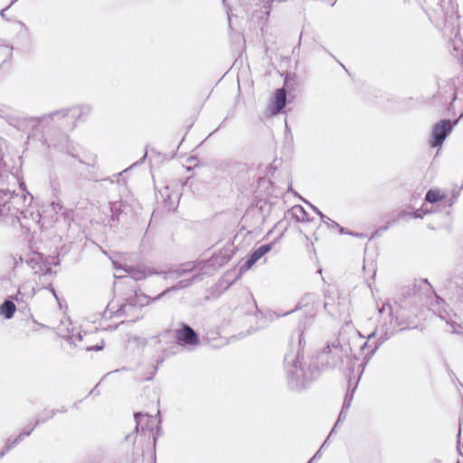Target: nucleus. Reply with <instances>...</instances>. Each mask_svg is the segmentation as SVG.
Masks as SVG:
<instances>
[{"label":"nucleus","instance_id":"obj_1","mask_svg":"<svg viewBox=\"0 0 463 463\" xmlns=\"http://www.w3.org/2000/svg\"><path fill=\"white\" fill-rule=\"evenodd\" d=\"M344 354L347 355V350H344L338 341L328 345L319 356L309 357L308 361H304V355L299 350L288 353L284 357V369L289 389L302 391L319 376L318 359L326 361L331 367H336L343 363Z\"/></svg>","mask_w":463,"mask_h":463},{"label":"nucleus","instance_id":"obj_2","mask_svg":"<svg viewBox=\"0 0 463 463\" xmlns=\"http://www.w3.org/2000/svg\"><path fill=\"white\" fill-rule=\"evenodd\" d=\"M137 281L127 283L118 279V285H130L134 288V293L125 298V302L118 307V319L124 317L125 319L118 322V326L125 322H136L143 317L142 308L155 301L154 298H150L145 293L136 288Z\"/></svg>","mask_w":463,"mask_h":463},{"label":"nucleus","instance_id":"obj_3","mask_svg":"<svg viewBox=\"0 0 463 463\" xmlns=\"http://www.w3.org/2000/svg\"><path fill=\"white\" fill-rule=\"evenodd\" d=\"M194 269V264L185 263L176 269L156 272L154 269H145L135 268L132 266H126V268H122L121 265H119V263L118 262V272L122 269L127 273V275L118 274V279H120L121 282L124 283H127L128 280L131 282H135L145 279L146 277L151 276L153 274L163 275L165 279H167L168 277H174L175 279H178L186 274L187 272L192 271Z\"/></svg>","mask_w":463,"mask_h":463},{"label":"nucleus","instance_id":"obj_4","mask_svg":"<svg viewBox=\"0 0 463 463\" xmlns=\"http://www.w3.org/2000/svg\"><path fill=\"white\" fill-rule=\"evenodd\" d=\"M404 5H408L411 8L415 6L420 7L431 19L432 12L437 17L435 19H444L448 17L452 18L453 8L449 10L451 0H401Z\"/></svg>","mask_w":463,"mask_h":463},{"label":"nucleus","instance_id":"obj_5","mask_svg":"<svg viewBox=\"0 0 463 463\" xmlns=\"http://www.w3.org/2000/svg\"><path fill=\"white\" fill-rule=\"evenodd\" d=\"M178 328L175 332V336L178 345L188 348L199 345L200 339L198 334L185 323H179Z\"/></svg>","mask_w":463,"mask_h":463},{"label":"nucleus","instance_id":"obj_6","mask_svg":"<svg viewBox=\"0 0 463 463\" xmlns=\"http://www.w3.org/2000/svg\"><path fill=\"white\" fill-rule=\"evenodd\" d=\"M452 129L453 126L449 119L439 120L432 128L430 146L431 147L441 146L447 137L452 131Z\"/></svg>","mask_w":463,"mask_h":463},{"label":"nucleus","instance_id":"obj_7","mask_svg":"<svg viewBox=\"0 0 463 463\" xmlns=\"http://www.w3.org/2000/svg\"><path fill=\"white\" fill-rule=\"evenodd\" d=\"M376 335V331L372 332L368 337L367 341L363 345L362 349H365L368 346L373 345V349L367 353L364 357V362L361 363L358 365V373L361 375L364 373V367L366 364L371 360V358L373 356L374 353L377 351V349L383 344V342L386 340V337L381 336L376 341L373 342L372 345H369L371 340Z\"/></svg>","mask_w":463,"mask_h":463},{"label":"nucleus","instance_id":"obj_8","mask_svg":"<svg viewBox=\"0 0 463 463\" xmlns=\"http://www.w3.org/2000/svg\"><path fill=\"white\" fill-rule=\"evenodd\" d=\"M316 300L317 297L314 294H306L299 303L297 306L296 309H302L304 310L305 314L307 315L306 320L307 323H311L315 314H316Z\"/></svg>","mask_w":463,"mask_h":463},{"label":"nucleus","instance_id":"obj_9","mask_svg":"<svg viewBox=\"0 0 463 463\" xmlns=\"http://www.w3.org/2000/svg\"><path fill=\"white\" fill-rule=\"evenodd\" d=\"M274 242L262 244L248 256L244 264L241 267V269H250L260 259H261L265 254L271 250Z\"/></svg>","mask_w":463,"mask_h":463},{"label":"nucleus","instance_id":"obj_10","mask_svg":"<svg viewBox=\"0 0 463 463\" xmlns=\"http://www.w3.org/2000/svg\"><path fill=\"white\" fill-rule=\"evenodd\" d=\"M134 419L136 422L135 430L132 433H129L125 437V442L130 446H133L136 441V432L138 431L139 427L141 428V430H144L145 425L148 422L150 418L146 413L136 412L134 413Z\"/></svg>","mask_w":463,"mask_h":463},{"label":"nucleus","instance_id":"obj_11","mask_svg":"<svg viewBox=\"0 0 463 463\" xmlns=\"http://www.w3.org/2000/svg\"><path fill=\"white\" fill-rule=\"evenodd\" d=\"M202 279H203L202 275H194L190 279H182V280L178 281V283L176 285L167 288L162 293H160L159 295L155 297L154 300H159L161 298H163L165 295L168 294L169 292L185 288L191 286L194 282L199 281Z\"/></svg>","mask_w":463,"mask_h":463},{"label":"nucleus","instance_id":"obj_12","mask_svg":"<svg viewBox=\"0 0 463 463\" xmlns=\"http://www.w3.org/2000/svg\"><path fill=\"white\" fill-rule=\"evenodd\" d=\"M286 90L283 88L277 90L274 95L272 106L270 107V113L272 115L279 114L286 106Z\"/></svg>","mask_w":463,"mask_h":463},{"label":"nucleus","instance_id":"obj_13","mask_svg":"<svg viewBox=\"0 0 463 463\" xmlns=\"http://www.w3.org/2000/svg\"><path fill=\"white\" fill-rule=\"evenodd\" d=\"M146 340L139 336L130 337L126 345V348L131 353H139L145 346Z\"/></svg>","mask_w":463,"mask_h":463},{"label":"nucleus","instance_id":"obj_14","mask_svg":"<svg viewBox=\"0 0 463 463\" xmlns=\"http://www.w3.org/2000/svg\"><path fill=\"white\" fill-rule=\"evenodd\" d=\"M15 311H16V307H15L14 303L11 300H5L0 306V314L7 319L12 318L14 317Z\"/></svg>","mask_w":463,"mask_h":463},{"label":"nucleus","instance_id":"obj_15","mask_svg":"<svg viewBox=\"0 0 463 463\" xmlns=\"http://www.w3.org/2000/svg\"><path fill=\"white\" fill-rule=\"evenodd\" d=\"M443 198L440 194V191L438 189H430L425 195V201L430 203L439 202Z\"/></svg>","mask_w":463,"mask_h":463},{"label":"nucleus","instance_id":"obj_16","mask_svg":"<svg viewBox=\"0 0 463 463\" xmlns=\"http://www.w3.org/2000/svg\"><path fill=\"white\" fill-rule=\"evenodd\" d=\"M294 213L297 215L298 220H305V217L307 215V213L305 212L304 208L301 206H296L293 208Z\"/></svg>","mask_w":463,"mask_h":463},{"label":"nucleus","instance_id":"obj_17","mask_svg":"<svg viewBox=\"0 0 463 463\" xmlns=\"http://www.w3.org/2000/svg\"><path fill=\"white\" fill-rule=\"evenodd\" d=\"M428 213H430V211L424 210L423 208H420L413 212V217L417 219H421Z\"/></svg>","mask_w":463,"mask_h":463},{"label":"nucleus","instance_id":"obj_18","mask_svg":"<svg viewBox=\"0 0 463 463\" xmlns=\"http://www.w3.org/2000/svg\"><path fill=\"white\" fill-rule=\"evenodd\" d=\"M349 406H350V400H349V401H347V400L345 399V402H344V404H343L342 411H341V412H340V414H339V417H338V420H337V422H338V421H340L342 418L345 417V410H348Z\"/></svg>","mask_w":463,"mask_h":463},{"label":"nucleus","instance_id":"obj_19","mask_svg":"<svg viewBox=\"0 0 463 463\" xmlns=\"http://www.w3.org/2000/svg\"><path fill=\"white\" fill-rule=\"evenodd\" d=\"M337 229L339 230V232H340L341 234H351V235H354V236H356V237L363 236L362 234L353 233V232H348V231H346L345 228L341 227L340 225H339V227H338Z\"/></svg>","mask_w":463,"mask_h":463},{"label":"nucleus","instance_id":"obj_20","mask_svg":"<svg viewBox=\"0 0 463 463\" xmlns=\"http://www.w3.org/2000/svg\"><path fill=\"white\" fill-rule=\"evenodd\" d=\"M137 163L133 164L129 168L124 169L122 172L118 174V184L120 182L119 177H122L130 168H132L134 165H136Z\"/></svg>","mask_w":463,"mask_h":463},{"label":"nucleus","instance_id":"obj_21","mask_svg":"<svg viewBox=\"0 0 463 463\" xmlns=\"http://www.w3.org/2000/svg\"><path fill=\"white\" fill-rule=\"evenodd\" d=\"M319 216H320V218H321V221H322L324 223H326V224H329V222H329V221H330V218H329V217H327L326 215H325V214H324V213H319Z\"/></svg>","mask_w":463,"mask_h":463},{"label":"nucleus","instance_id":"obj_22","mask_svg":"<svg viewBox=\"0 0 463 463\" xmlns=\"http://www.w3.org/2000/svg\"><path fill=\"white\" fill-rule=\"evenodd\" d=\"M327 442V439H326V441L322 444V446L320 447V449L315 453V455L313 456V458L316 459L317 458L320 457V452H321V449L325 447V445L326 444Z\"/></svg>","mask_w":463,"mask_h":463},{"label":"nucleus","instance_id":"obj_23","mask_svg":"<svg viewBox=\"0 0 463 463\" xmlns=\"http://www.w3.org/2000/svg\"><path fill=\"white\" fill-rule=\"evenodd\" d=\"M329 224H327L329 227L331 228H338L339 227V224L337 222H335V221L331 220L329 221Z\"/></svg>","mask_w":463,"mask_h":463},{"label":"nucleus","instance_id":"obj_24","mask_svg":"<svg viewBox=\"0 0 463 463\" xmlns=\"http://www.w3.org/2000/svg\"><path fill=\"white\" fill-rule=\"evenodd\" d=\"M303 334H304V330H301L300 334L298 335V344H299V345H302V344H303Z\"/></svg>","mask_w":463,"mask_h":463},{"label":"nucleus","instance_id":"obj_25","mask_svg":"<svg viewBox=\"0 0 463 463\" xmlns=\"http://www.w3.org/2000/svg\"><path fill=\"white\" fill-rule=\"evenodd\" d=\"M165 194H162V195L163 196H166L168 200H171V195L168 194V187L167 186L165 188Z\"/></svg>","mask_w":463,"mask_h":463},{"label":"nucleus","instance_id":"obj_26","mask_svg":"<svg viewBox=\"0 0 463 463\" xmlns=\"http://www.w3.org/2000/svg\"><path fill=\"white\" fill-rule=\"evenodd\" d=\"M388 230V226H383L381 228H379V230L377 231V232H385Z\"/></svg>","mask_w":463,"mask_h":463},{"label":"nucleus","instance_id":"obj_27","mask_svg":"<svg viewBox=\"0 0 463 463\" xmlns=\"http://www.w3.org/2000/svg\"><path fill=\"white\" fill-rule=\"evenodd\" d=\"M312 208L314 209V211L319 215V213H321L317 207L313 206L312 205Z\"/></svg>","mask_w":463,"mask_h":463},{"label":"nucleus","instance_id":"obj_28","mask_svg":"<svg viewBox=\"0 0 463 463\" xmlns=\"http://www.w3.org/2000/svg\"><path fill=\"white\" fill-rule=\"evenodd\" d=\"M336 427H337V424H335V425H334V428H336ZM334 430H335V429H333V430H331V432H330L329 436H328V437H327V439H326L327 440H328L329 437L331 436V434L333 433V431H334Z\"/></svg>","mask_w":463,"mask_h":463},{"label":"nucleus","instance_id":"obj_29","mask_svg":"<svg viewBox=\"0 0 463 463\" xmlns=\"http://www.w3.org/2000/svg\"><path fill=\"white\" fill-rule=\"evenodd\" d=\"M336 427H337V424H335V425H334V428H336ZM334 430H335V429H333V430H331V432H330L329 436H328V437H327V439H326L327 440H328L329 437L331 436V434L333 433V431H334Z\"/></svg>","mask_w":463,"mask_h":463},{"label":"nucleus","instance_id":"obj_30","mask_svg":"<svg viewBox=\"0 0 463 463\" xmlns=\"http://www.w3.org/2000/svg\"><path fill=\"white\" fill-rule=\"evenodd\" d=\"M385 308H386V306H385V305H383V309H382V310H380V312H383V310H385Z\"/></svg>","mask_w":463,"mask_h":463},{"label":"nucleus","instance_id":"obj_31","mask_svg":"<svg viewBox=\"0 0 463 463\" xmlns=\"http://www.w3.org/2000/svg\"><path fill=\"white\" fill-rule=\"evenodd\" d=\"M314 460H315V458H312L307 463H313Z\"/></svg>","mask_w":463,"mask_h":463},{"label":"nucleus","instance_id":"obj_32","mask_svg":"<svg viewBox=\"0 0 463 463\" xmlns=\"http://www.w3.org/2000/svg\"><path fill=\"white\" fill-rule=\"evenodd\" d=\"M314 460H315V458H312L307 463H313Z\"/></svg>","mask_w":463,"mask_h":463},{"label":"nucleus","instance_id":"obj_33","mask_svg":"<svg viewBox=\"0 0 463 463\" xmlns=\"http://www.w3.org/2000/svg\"><path fill=\"white\" fill-rule=\"evenodd\" d=\"M314 460H315V458H312L307 463H313Z\"/></svg>","mask_w":463,"mask_h":463},{"label":"nucleus","instance_id":"obj_34","mask_svg":"<svg viewBox=\"0 0 463 463\" xmlns=\"http://www.w3.org/2000/svg\"><path fill=\"white\" fill-rule=\"evenodd\" d=\"M2 456H4V452L0 454V458H1Z\"/></svg>","mask_w":463,"mask_h":463}]
</instances>
